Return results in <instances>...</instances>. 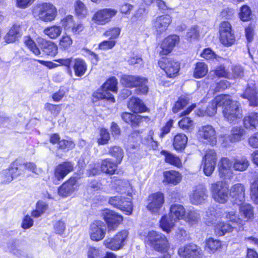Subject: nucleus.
<instances>
[{"label":"nucleus","mask_w":258,"mask_h":258,"mask_svg":"<svg viewBox=\"0 0 258 258\" xmlns=\"http://www.w3.org/2000/svg\"><path fill=\"white\" fill-rule=\"evenodd\" d=\"M210 191L214 200L220 204L226 203L230 196L228 185L223 181L211 184Z\"/></svg>","instance_id":"4"},{"label":"nucleus","mask_w":258,"mask_h":258,"mask_svg":"<svg viewBox=\"0 0 258 258\" xmlns=\"http://www.w3.org/2000/svg\"><path fill=\"white\" fill-rule=\"evenodd\" d=\"M74 169V164L70 162H65L58 165L55 169L54 176L57 180H60Z\"/></svg>","instance_id":"23"},{"label":"nucleus","mask_w":258,"mask_h":258,"mask_svg":"<svg viewBox=\"0 0 258 258\" xmlns=\"http://www.w3.org/2000/svg\"><path fill=\"white\" fill-rule=\"evenodd\" d=\"M87 67L84 60L80 58L75 59L73 69L77 76L81 77L84 75L86 72Z\"/></svg>","instance_id":"42"},{"label":"nucleus","mask_w":258,"mask_h":258,"mask_svg":"<svg viewBox=\"0 0 258 258\" xmlns=\"http://www.w3.org/2000/svg\"><path fill=\"white\" fill-rule=\"evenodd\" d=\"M25 169L32 172L36 175H39L42 172L40 168H37L36 165L32 162H26L23 164Z\"/></svg>","instance_id":"62"},{"label":"nucleus","mask_w":258,"mask_h":258,"mask_svg":"<svg viewBox=\"0 0 258 258\" xmlns=\"http://www.w3.org/2000/svg\"><path fill=\"white\" fill-rule=\"evenodd\" d=\"M62 26L66 30H71L74 24L73 17L72 15H68L61 20Z\"/></svg>","instance_id":"60"},{"label":"nucleus","mask_w":258,"mask_h":258,"mask_svg":"<svg viewBox=\"0 0 258 258\" xmlns=\"http://www.w3.org/2000/svg\"><path fill=\"white\" fill-rule=\"evenodd\" d=\"M245 188L241 183H236L232 185L229 189V196L234 204H241L245 200Z\"/></svg>","instance_id":"16"},{"label":"nucleus","mask_w":258,"mask_h":258,"mask_svg":"<svg viewBox=\"0 0 258 258\" xmlns=\"http://www.w3.org/2000/svg\"><path fill=\"white\" fill-rule=\"evenodd\" d=\"M240 217L246 222L252 221L254 218L253 207L249 204H239Z\"/></svg>","instance_id":"25"},{"label":"nucleus","mask_w":258,"mask_h":258,"mask_svg":"<svg viewBox=\"0 0 258 258\" xmlns=\"http://www.w3.org/2000/svg\"><path fill=\"white\" fill-rule=\"evenodd\" d=\"M171 22V18L169 15L160 16L153 20V26L158 33L165 32Z\"/></svg>","instance_id":"19"},{"label":"nucleus","mask_w":258,"mask_h":258,"mask_svg":"<svg viewBox=\"0 0 258 258\" xmlns=\"http://www.w3.org/2000/svg\"><path fill=\"white\" fill-rule=\"evenodd\" d=\"M121 84L127 88H137V94H146L148 91L146 78L138 76L123 75L120 79Z\"/></svg>","instance_id":"2"},{"label":"nucleus","mask_w":258,"mask_h":258,"mask_svg":"<svg viewBox=\"0 0 258 258\" xmlns=\"http://www.w3.org/2000/svg\"><path fill=\"white\" fill-rule=\"evenodd\" d=\"M245 135V130L241 127H234L231 131L230 135L226 136L225 140L231 143H235L241 141Z\"/></svg>","instance_id":"27"},{"label":"nucleus","mask_w":258,"mask_h":258,"mask_svg":"<svg viewBox=\"0 0 258 258\" xmlns=\"http://www.w3.org/2000/svg\"><path fill=\"white\" fill-rule=\"evenodd\" d=\"M117 79L114 77L109 79L103 85V89H105L108 92L111 91L113 92H117Z\"/></svg>","instance_id":"54"},{"label":"nucleus","mask_w":258,"mask_h":258,"mask_svg":"<svg viewBox=\"0 0 258 258\" xmlns=\"http://www.w3.org/2000/svg\"><path fill=\"white\" fill-rule=\"evenodd\" d=\"M73 41L69 35H63L59 42L60 48L64 49H68L72 44Z\"/></svg>","instance_id":"59"},{"label":"nucleus","mask_w":258,"mask_h":258,"mask_svg":"<svg viewBox=\"0 0 258 258\" xmlns=\"http://www.w3.org/2000/svg\"><path fill=\"white\" fill-rule=\"evenodd\" d=\"M226 101L222 103L224 118L229 123H235L242 117V110L238 102L232 101L230 96L224 95Z\"/></svg>","instance_id":"1"},{"label":"nucleus","mask_w":258,"mask_h":258,"mask_svg":"<svg viewBox=\"0 0 258 258\" xmlns=\"http://www.w3.org/2000/svg\"><path fill=\"white\" fill-rule=\"evenodd\" d=\"M37 43L43 52L46 55L53 56L57 54V47L54 43L42 38H38Z\"/></svg>","instance_id":"20"},{"label":"nucleus","mask_w":258,"mask_h":258,"mask_svg":"<svg viewBox=\"0 0 258 258\" xmlns=\"http://www.w3.org/2000/svg\"><path fill=\"white\" fill-rule=\"evenodd\" d=\"M187 141V137L183 134H178L174 136L173 146L176 150H182L185 147Z\"/></svg>","instance_id":"40"},{"label":"nucleus","mask_w":258,"mask_h":258,"mask_svg":"<svg viewBox=\"0 0 258 258\" xmlns=\"http://www.w3.org/2000/svg\"><path fill=\"white\" fill-rule=\"evenodd\" d=\"M224 95L217 96L211 102L209 103L206 110L199 109L197 112L199 116H214L217 112V107L222 106V103L226 101Z\"/></svg>","instance_id":"14"},{"label":"nucleus","mask_w":258,"mask_h":258,"mask_svg":"<svg viewBox=\"0 0 258 258\" xmlns=\"http://www.w3.org/2000/svg\"><path fill=\"white\" fill-rule=\"evenodd\" d=\"M199 28L197 26H194L189 29L186 33V38L188 40L196 39L199 37Z\"/></svg>","instance_id":"61"},{"label":"nucleus","mask_w":258,"mask_h":258,"mask_svg":"<svg viewBox=\"0 0 258 258\" xmlns=\"http://www.w3.org/2000/svg\"><path fill=\"white\" fill-rule=\"evenodd\" d=\"M147 209L153 214H158L164 203V195L157 192L150 195L147 200Z\"/></svg>","instance_id":"8"},{"label":"nucleus","mask_w":258,"mask_h":258,"mask_svg":"<svg viewBox=\"0 0 258 258\" xmlns=\"http://www.w3.org/2000/svg\"><path fill=\"white\" fill-rule=\"evenodd\" d=\"M175 221L170 215H164L160 221V226L164 231L169 233L173 228Z\"/></svg>","instance_id":"35"},{"label":"nucleus","mask_w":258,"mask_h":258,"mask_svg":"<svg viewBox=\"0 0 258 258\" xmlns=\"http://www.w3.org/2000/svg\"><path fill=\"white\" fill-rule=\"evenodd\" d=\"M221 246V241L213 238H209L206 241L205 250L210 253H215Z\"/></svg>","instance_id":"36"},{"label":"nucleus","mask_w":258,"mask_h":258,"mask_svg":"<svg viewBox=\"0 0 258 258\" xmlns=\"http://www.w3.org/2000/svg\"><path fill=\"white\" fill-rule=\"evenodd\" d=\"M225 218L227 219L228 222L232 223L233 225H236L240 228L245 224V221L240 218V215L236 214L234 211L225 212Z\"/></svg>","instance_id":"34"},{"label":"nucleus","mask_w":258,"mask_h":258,"mask_svg":"<svg viewBox=\"0 0 258 258\" xmlns=\"http://www.w3.org/2000/svg\"><path fill=\"white\" fill-rule=\"evenodd\" d=\"M93 96L97 99H106L112 103L115 102L113 96L106 90L103 89V86L101 89L94 93Z\"/></svg>","instance_id":"47"},{"label":"nucleus","mask_w":258,"mask_h":258,"mask_svg":"<svg viewBox=\"0 0 258 258\" xmlns=\"http://www.w3.org/2000/svg\"><path fill=\"white\" fill-rule=\"evenodd\" d=\"M77 179L75 177H71L67 182L63 183L58 189L59 196L66 197L71 195L76 189Z\"/></svg>","instance_id":"24"},{"label":"nucleus","mask_w":258,"mask_h":258,"mask_svg":"<svg viewBox=\"0 0 258 258\" xmlns=\"http://www.w3.org/2000/svg\"><path fill=\"white\" fill-rule=\"evenodd\" d=\"M253 82L252 80L248 81L247 87L241 95V97L248 100L250 106L256 107L258 106V90L255 83Z\"/></svg>","instance_id":"13"},{"label":"nucleus","mask_w":258,"mask_h":258,"mask_svg":"<svg viewBox=\"0 0 258 258\" xmlns=\"http://www.w3.org/2000/svg\"><path fill=\"white\" fill-rule=\"evenodd\" d=\"M208 191L206 188L202 185L197 186L195 190L190 195V202L194 205H199L204 203L208 198Z\"/></svg>","instance_id":"18"},{"label":"nucleus","mask_w":258,"mask_h":258,"mask_svg":"<svg viewBox=\"0 0 258 258\" xmlns=\"http://www.w3.org/2000/svg\"><path fill=\"white\" fill-rule=\"evenodd\" d=\"M251 11L249 7L246 5L242 6L239 14V18L242 21H248L251 18Z\"/></svg>","instance_id":"53"},{"label":"nucleus","mask_w":258,"mask_h":258,"mask_svg":"<svg viewBox=\"0 0 258 258\" xmlns=\"http://www.w3.org/2000/svg\"><path fill=\"white\" fill-rule=\"evenodd\" d=\"M109 154L116 159L118 163H120L123 157V152L118 146H113L110 147L109 150Z\"/></svg>","instance_id":"51"},{"label":"nucleus","mask_w":258,"mask_h":258,"mask_svg":"<svg viewBox=\"0 0 258 258\" xmlns=\"http://www.w3.org/2000/svg\"><path fill=\"white\" fill-rule=\"evenodd\" d=\"M199 136L200 138L205 140L213 146L217 142L216 131L211 125L201 126L199 130Z\"/></svg>","instance_id":"17"},{"label":"nucleus","mask_w":258,"mask_h":258,"mask_svg":"<svg viewBox=\"0 0 258 258\" xmlns=\"http://www.w3.org/2000/svg\"><path fill=\"white\" fill-rule=\"evenodd\" d=\"M189 102V99L186 97H180L175 102L172 108V111L174 113L177 112L179 110L182 109Z\"/></svg>","instance_id":"56"},{"label":"nucleus","mask_w":258,"mask_h":258,"mask_svg":"<svg viewBox=\"0 0 258 258\" xmlns=\"http://www.w3.org/2000/svg\"><path fill=\"white\" fill-rule=\"evenodd\" d=\"M213 73L218 77H224L228 78L229 73L226 70L225 68L223 66H220L213 71Z\"/></svg>","instance_id":"63"},{"label":"nucleus","mask_w":258,"mask_h":258,"mask_svg":"<svg viewBox=\"0 0 258 258\" xmlns=\"http://www.w3.org/2000/svg\"><path fill=\"white\" fill-rule=\"evenodd\" d=\"M220 163L219 170L221 177L225 176L231 173V168L233 167V161L231 162L227 158H223L221 159Z\"/></svg>","instance_id":"38"},{"label":"nucleus","mask_w":258,"mask_h":258,"mask_svg":"<svg viewBox=\"0 0 258 258\" xmlns=\"http://www.w3.org/2000/svg\"><path fill=\"white\" fill-rule=\"evenodd\" d=\"M185 212L186 210L182 205L175 204L171 206L169 215L175 221L180 219L183 220Z\"/></svg>","instance_id":"33"},{"label":"nucleus","mask_w":258,"mask_h":258,"mask_svg":"<svg viewBox=\"0 0 258 258\" xmlns=\"http://www.w3.org/2000/svg\"><path fill=\"white\" fill-rule=\"evenodd\" d=\"M245 128L250 131L256 129L258 126V113L251 112L243 118Z\"/></svg>","instance_id":"28"},{"label":"nucleus","mask_w":258,"mask_h":258,"mask_svg":"<svg viewBox=\"0 0 258 258\" xmlns=\"http://www.w3.org/2000/svg\"><path fill=\"white\" fill-rule=\"evenodd\" d=\"M145 241L157 251L165 252L169 247V243L166 237L164 234L155 231L148 232L146 237Z\"/></svg>","instance_id":"3"},{"label":"nucleus","mask_w":258,"mask_h":258,"mask_svg":"<svg viewBox=\"0 0 258 258\" xmlns=\"http://www.w3.org/2000/svg\"><path fill=\"white\" fill-rule=\"evenodd\" d=\"M161 154L165 156V161L166 163L177 167L182 166L180 160L173 154L165 150L162 151Z\"/></svg>","instance_id":"44"},{"label":"nucleus","mask_w":258,"mask_h":258,"mask_svg":"<svg viewBox=\"0 0 258 258\" xmlns=\"http://www.w3.org/2000/svg\"><path fill=\"white\" fill-rule=\"evenodd\" d=\"M7 245L9 251L18 257L24 253L21 242L18 240L10 241L8 243Z\"/></svg>","instance_id":"37"},{"label":"nucleus","mask_w":258,"mask_h":258,"mask_svg":"<svg viewBox=\"0 0 258 258\" xmlns=\"http://www.w3.org/2000/svg\"><path fill=\"white\" fill-rule=\"evenodd\" d=\"M201 214L199 211L187 210L186 211L183 220L190 224L197 223L200 219Z\"/></svg>","instance_id":"41"},{"label":"nucleus","mask_w":258,"mask_h":258,"mask_svg":"<svg viewBox=\"0 0 258 258\" xmlns=\"http://www.w3.org/2000/svg\"><path fill=\"white\" fill-rule=\"evenodd\" d=\"M250 196L252 200L258 204V180L254 181L251 185Z\"/></svg>","instance_id":"58"},{"label":"nucleus","mask_w":258,"mask_h":258,"mask_svg":"<svg viewBox=\"0 0 258 258\" xmlns=\"http://www.w3.org/2000/svg\"><path fill=\"white\" fill-rule=\"evenodd\" d=\"M158 65L169 78L176 76L180 69L179 63L178 61L168 58H162L158 61Z\"/></svg>","instance_id":"10"},{"label":"nucleus","mask_w":258,"mask_h":258,"mask_svg":"<svg viewBox=\"0 0 258 258\" xmlns=\"http://www.w3.org/2000/svg\"><path fill=\"white\" fill-rule=\"evenodd\" d=\"M117 13V10L112 8H104L96 11L92 16V20L96 24L103 25L111 21Z\"/></svg>","instance_id":"6"},{"label":"nucleus","mask_w":258,"mask_h":258,"mask_svg":"<svg viewBox=\"0 0 258 258\" xmlns=\"http://www.w3.org/2000/svg\"><path fill=\"white\" fill-rule=\"evenodd\" d=\"M106 231V227L104 222L96 221L90 226V238L93 241H100L105 237Z\"/></svg>","instance_id":"15"},{"label":"nucleus","mask_w":258,"mask_h":258,"mask_svg":"<svg viewBox=\"0 0 258 258\" xmlns=\"http://www.w3.org/2000/svg\"><path fill=\"white\" fill-rule=\"evenodd\" d=\"M24 43L30 50L35 55L37 56L41 54V51L39 48L37 46L36 43L30 37H25Z\"/></svg>","instance_id":"52"},{"label":"nucleus","mask_w":258,"mask_h":258,"mask_svg":"<svg viewBox=\"0 0 258 258\" xmlns=\"http://www.w3.org/2000/svg\"><path fill=\"white\" fill-rule=\"evenodd\" d=\"M179 38L177 35H173L165 38L161 45L160 55H167L171 52L176 44L179 42Z\"/></svg>","instance_id":"21"},{"label":"nucleus","mask_w":258,"mask_h":258,"mask_svg":"<svg viewBox=\"0 0 258 258\" xmlns=\"http://www.w3.org/2000/svg\"><path fill=\"white\" fill-rule=\"evenodd\" d=\"M75 12L79 18H83L87 16L88 11L85 5L80 0H77L74 4Z\"/></svg>","instance_id":"45"},{"label":"nucleus","mask_w":258,"mask_h":258,"mask_svg":"<svg viewBox=\"0 0 258 258\" xmlns=\"http://www.w3.org/2000/svg\"><path fill=\"white\" fill-rule=\"evenodd\" d=\"M119 164L117 161L115 163L111 159L106 158L102 161L100 166L101 170L106 174H114Z\"/></svg>","instance_id":"30"},{"label":"nucleus","mask_w":258,"mask_h":258,"mask_svg":"<svg viewBox=\"0 0 258 258\" xmlns=\"http://www.w3.org/2000/svg\"><path fill=\"white\" fill-rule=\"evenodd\" d=\"M221 216L219 211H217L213 207H209L205 214V219L208 225H213L215 223L217 219Z\"/></svg>","instance_id":"43"},{"label":"nucleus","mask_w":258,"mask_h":258,"mask_svg":"<svg viewBox=\"0 0 258 258\" xmlns=\"http://www.w3.org/2000/svg\"><path fill=\"white\" fill-rule=\"evenodd\" d=\"M33 13L35 17L44 22H51L56 17L57 10L52 4L46 3L39 5Z\"/></svg>","instance_id":"5"},{"label":"nucleus","mask_w":258,"mask_h":258,"mask_svg":"<svg viewBox=\"0 0 258 258\" xmlns=\"http://www.w3.org/2000/svg\"><path fill=\"white\" fill-rule=\"evenodd\" d=\"M249 165V162L245 157L236 158L233 161V168L238 171L246 170Z\"/></svg>","instance_id":"39"},{"label":"nucleus","mask_w":258,"mask_h":258,"mask_svg":"<svg viewBox=\"0 0 258 258\" xmlns=\"http://www.w3.org/2000/svg\"><path fill=\"white\" fill-rule=\"evenodd\" d=\"M103 215L104 219L107 225L108 233L115 231L123 220L122 217L120 215L109 210H105L103 212Z\"/></svg>","instance_id":"11"},{"label":"nucleus","mask_w":258,"mask_h":258,"mask_svg":"<svg viewBox=\"0 0 258 258\" xmlns=\"http://www.w3.org/2000/svg\"><path fill=\"white\" fill-rule=\"evenodd\" d=\"M203 162L216 164L217 157L215 152L213 150H207L203 159Z\"/></svg>","instance_id":"57"},{"label":"nucleus","mask_w":258,"mask_h":258,"mask_svg":"<svg viewBox=\"0 0 258 258\" xmlns=\"http://www.w3.org/2000/svg\"><path fill=\"white\" fill-rule=\"evenodd\" d=\"M44 34L50 38L55 39L57 38L61 33V28L60 26H53L47 27L44 30Z\"/></svg>","instance_id":"48"},{"label":"nucleus","mask_w":258,"mask_h":258,"mask_svg":"<svg viewBox=\"0 0 258 258\" xmlns=\"http://www.w3.org/2000/svg\"><path fill=\"white\" fill-rule=\"evenodd\" d=\"M163 182L166 184L176 185L179 183L182 179L181 174L175 170L167 171L163 173Z\"/></svg>","instance_id":"26"},{"label":"nucleus","mask_w":258,"mask_h":258,"mask_svg":"<svg viewBox=\"0 0 258 258\" xmlns=\"http://www.w3.org/2000/svg\"><path fill=\"white\" fill-rule=\"evenodd\" d=\"M128 232L126 230H122L118 232L111 238H107L103 241L105 246L112 250H117L120 249L124 245V242L127 236Z\"/></svg>","instance_id":"7"},{"label":"nucleus","mask_w":258,"mask_h":258,"mask_svg":"<svg viewBox=\"0 0 258 258\" xmlns=\"http://www.w3.org/2000/svg\"><path fill=\"white\" fill-rule=\"evenodd\" d=\"M19 28L17 26H13L5 36L4 39L7 43L14 42L16 41L19 34Z\"/></svg>","instance_id":"49"},{"label":"nucleus","mask_w":258,"mask_h":258,"mask_svg":"<svg viewBox=\"0 0 258 258\" xmlns=\"http://www.w3.org/2000/svg\"><path fill=\"white\" fill-rule=\"evenodd\" d=\"M110 139V134L108 131L105 128H101L100 130L99 137L97 140L98 144L101 145L107 144Z\"/></svg>","instance_id":"55"},{"label":"nucleus","mask_w":258,"mask_h":258,"mask_svg":"<svg viewBox=\"0 0 258 258\" xmlns=\"http://www.w3.org/2000/svg\"><path fill=\"white\" fill-rule=\"evenodd\" d=\"M103 252L98 248L90 247L88 252V258H100Z\"/></svg>","instance_id":"64"},{"label":"nucleus","mask_w":258,"mask_h":258,"mask_svg":"<svg viewBox=\"0 0 258 258\" xmlns=\"http://www.w3.org/2000/svg\"><path fill=\"white\" fill-rule=\"evenodd\" d=\"M108 202L113 207L125 212L126 215H130L132 213L133 204L130 198L125 199L121 196L112 197L109 198Z\"/></svg>","instance_id":"9"},{"label":"nucleus","mask_w":258,"mask_h":258,"mask_svg":"<svg viewBox=\"0 0 258 258\" xmlns=\"http://www.w3.org/2000/svg\"><path fill=\"white\" fill-rule=\"evenodd\" d=\"M127 106L132 111L136 113L144 112L147 108L143 101L137 97L131 98L128 102Z\"/></svg>","instance_id":"29"},{"label":"nucleus","mask_w":258,"mask_h":258,"mask_svg":"<svg viewBox=\"0 0 258 258\" xmlns=\"http://www.w3.org/2000/svg\"><path fill=\"white\" fill-rule=\"evenodd\" d=\"M178 253L181 258H202L203 256L201 248L193 243L179 248Z\"/></svg>","instance_id":"12"},{"label":"nucleus","mask_w":258,"mask_h":258,"mask_svg":"<svg viewBox=\"0 0 258 258\" xmlns=\"http://www.w3.org/2000/svg\"><path fill=\"white\" fill-rule=\"evenodd\" d=\"M220 40L221 42L226 46L232 45L235 41V36L232 32L224 33V36L223 34L220 35Z\"/></svg>","instance_id":"50"},{"label":"nucleus","mask_w":258,"mask_h":258,"mask_svg":"<svg viewBox=\"0 0 258 258\" xmlns=\"http://www.w3.org/2000/svg\"><path fill=\"white\" fill-rule=\"evenodd\" d=\"M235 227L229 223L220 221L215 226L214 231L216 235L222 236L226 233H230L233 231Z\"/></svg>","instance_id":"31"},{"label":"nucleus","mask_w":258,"mask_h":258,"mask_svg":"<svg viewBox=\"0 0 258 258\" xmlns=\"http://www.w3.org/2000/svg\"><path fill=\"white\" fill-rule=\"evenodd\" d=\"M208 72L207 65L204 62H199L196 63L194 76L196 78H201L206 76Z\"/></svg>","instance_id":"46"},{"label":"nucleus","mask_w":258,"mask_h":258,"mask_svg":"<svg viewBox=\"0 0 258 258\" xmlns=\"http://www.w3.org/2000/svg\"><path fill=\"white\" fill-rule=\"evenodd\" d=\"M122 119L127 123L131 124L133 127H137L143 120V117L138 115L124 112L121 115Z\"/></svg>","instance_id":"32"},{"label":"nucleus","mask_w":258,"mask_h":258,"mask_svg":"<svg viewBox=\"0 0 258 258\" xmlns=\"http://www.w3.org/2000/svg\"><path fill=\"white\" fill-rule=\"evenodd\" d=\"M18 170V167L17 164L13 163L9 168L3 170L0 173V178L2 182L7 184L12 181L14 177L19 175V173H16Z\"/></svg>","instance_id":"22"}]
</instances>
